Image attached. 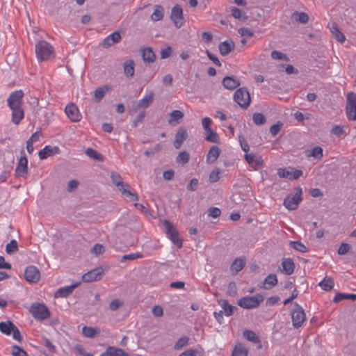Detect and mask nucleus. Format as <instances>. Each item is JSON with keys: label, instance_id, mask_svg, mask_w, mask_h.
Listing matches in <instances>:
<instances>
[{"label": "nucleus", "instance_id": "obj_12", "mask_svg": "<svg viewBox=\"0 0 356 356\" xmlns=\"http://www.w3.org/2000/svg\"><path fill=\"white\" fill-rule=\"evenodd\" d=\"M170 18L177 28H181L184 25L183 10L179 5L172 8Z\"/></svg>", "mask_w": 356, "mask_h": 356}, {"label": "nucleus", "instance_id": "obj_42", "mask_svg": "<svg viewBox=\"0 0 356 356\" xmlns=\"http://www.w3.org/2000/svg\"><path fill=\"white\" fill-rule=\"evenodd\" d=\"M13 327H15V325L10 321L0 322V331L6 335L11 334Z\"/></svg>", "mask_w": 356, "mask_h": 356}, {"label": "nucleus", "instance_id": "obj_7", "mask_svg": "<svg viewBox=\"0 0 356 356\" xmlns=\"http://www.w3.org/2000/svg\"><path fill=\"white\" fill-rule=\"evenodd\" d=\"M20 154L21 156L15 170V175L18 177H26L28 175V159L24 149L21 150Z\"/></svg>", "mask_w": 356, "mask_h": 356}, {"label": "nucleus", "instance_id": "obj_62", "mask_svg": "<svg viewBox=\"0 0 356 356\" xmlns=\"http://www.w3.org/2000/svg\"><path fill=\"white\" fill-rule=\"evenodd\" d=\"M220 213H221L220 209L217 207H211L209 209V216L212 218H218L220 216Z\"/></svg>", "mask_w": 356, "mask_h": 356}, {"label": "nucleus", "instance_id": "obj_35", "mask_svg": "<svg viewBox=\"0 0 356 356\" xmlns=\"http://www.w3.org/2000/svg\"><path fill=\"white\" fill-rule=\"evenodd\" d=\"M248 350L242 343H238L235 345L232 356H248Z\"/></svg>", "mask_w": 356, "mask_h": 356}, {"label": "nucleus", "instance_id": "obj_58", "mask_svg": "<svg viewBox=\"0 0 356 356\" xmlns=\"http://www.w3.org/2000/svg\"><path fill=\"white\" fill-rule=\"evenodd\" d=\"M123 303L118 299L113 300L109 304V309L111 311L118 310L121 306H122Z\"/></svg>", "mask_w": 356, "mask_h": 356}, {"label": "nucleus", "instance_id": "obj_1", "mask_svg": "<svg viewBox=\"0 0 356 356\" xmlns=\"http://www.w3.org/2000/svg\"><path fill=\"white\" fill-rule=\"evenodd\" d=\"M35 51L39 61H46L54 57V47L44 40H40L35 44Z\"/></svg>", "mask_w": 356, "mask_h": 356}, {"label": "nucleus", "instance_id": "obj_20", "mask_svg": "<svg viewBox=\"0 0 356 356\" xmlns=\"http://www.w3.org/2000/svg\"><path fill=\"white\" fill-rule=\"evenodd\" d=\"M245 159L248 163L254 169L261 167L262 165L261 158L254 154H245Z\"/></svg>", "mask_w": 356, "mask_h": 356}, {"label": "nucleus", "instance_id": "obj_19", "mask_svg": "<svg viewBox=\"0 0 356 356\" xmlns=\"http://www.w3.org/2000/svg\"><path fill=\"white\" fill-rule=\"evenodd\" d=\"M187 136L188 134L186 129L184 127L179 128L176 134L175 140L174 142L175 147L176 149H179L184 141L186 139Z\"/></svg>", "mask_w": 356, "mask_h": 356}, {"label": "nucleus", "instance_id": "obj_9", "mask_svg": "<svg viewBox=\"0 0 356 356\" xmlns=\"http://www.w3.org/2000/svg\"><path fill=\"white\" fill-rule=\"evenodd\" d=\"M346 113L350 120H356V94L350 92L347 96Z\"/></svg>", "mask_w": 356, "mask_h": 356}, {"label": "nucleus", "instance_id": "obj_46", "mask_svg": "<svg viewBox=\"0 0 356 356\" xmlns=\"http://www.w3.org/2000/svg\"><path fill=\"white\" fill-rule=\"evenodd\" d=\"M86 154L96 161H102V155L92 148H88L85 152Z\"/></svg>", "mask_w": 356, "mask_h": 356}, {"label": "nucleus", "instance_id": "obj_52", "mask_svg": "<svg viewBox=\"0 0 356 356\" xmlns=\"http://www.w3.org/2000/svg\"><path fill=\"white\" fill-rule=\"evenodd\" d=\"M290 246L300 252H307V248L300 241H290Z\"/></svg>", "mask_w": 356, "mask_h": 356}, {"label": "nucleus", "instance_id": "obj_61", "mask_svg": "<svg viewBox=\"0 0 356 356\" xmlns=\"http://www.w3.org/2000/svg\"><path fill=\"white\" fill-rule=\"evenodd\" d=\"M172 49L170 47H167L161 51V58L165 59L172 55Z\"/></svg>", "mask_w": 356, "mask_h": 356}, {"label": "nucleus", "instance_id": "obj_50", "mask_svg": "<svg viewBox=\"0 0 356 356\" xmlns=\"http://www.w3.org/2000/svg\"><path fill=\"white\" fill-rule=\"evenodd\" d=\"M189 159L190 155L188 152H181L178 154L177 161L180 164L184 165L188 162Z\"/></svg>", "mask_w": 356, "mask_h": 356}, {"label": "nucleus", "instance_id": "obj_41", "mask_svg": "<svg viewBox=\"0 0 356 356\" xmlns=\"http://www.w3.org/2000/svg\"><path fill=\"white\" fill-rule=\"evenodd\" d=\"M291 19L297 22L305 24L308 22L309 16L302 12H294L291 15Z\"/></svg>", "mask_w": 356, "mask_h": 356}, {"label": "nucleus", "instance_id": "obj_49", "mask_svg": "<svg viewBox=\"0 0 356 356\" xmlns=\"http://www.w3.org/2000/svg\"><path fill=\"white\" fill-rule=\"evenodd\" d=\"M189 338L188 337H182L178 339V341L175 343L174 348L175 350H180L183 347L186 346L188 344Z\"/></svg>", "mask_w": 356, "mask_h": 356}, {"label": "nucleus", "instance_id": "obj_31", "mask_svg": "<svg viewBox=\"0 0 356 356\" xmlns=\"http://www.w3.org/2000/svg\"><path fill=\"white\" fill-rule=\"evenodd\" d=\"M12 110L13 122L15 124H18L23 119L24 113L22 107H16L10 108Z\"/></svg>", "mask_w": 356, "mask_h": 356}, {"label": "nucleus", "instance_id": "obj_10", "mask_svg": "<svg viewBox=\"0 0 356 356\" xmlns=\"http://www.w3.org/2000/svg\"><path fill=\"white\" fill-rule=\"evenodd\" d=\"M277 175L281 178H286L289 180H296L302 175V171L289 167L278 169Z\"/></svg>", "mask_w": 356, "mask_h": 356}, {"label": "nucleus", "instance_id": "obj_27", "mask_svg": "<svg viewBox=\"0 0 356 356\" xmlns=\"http://www.w3.org/2000/svg\"><path fill=\"white\" fill-rule=\"evenodd\" d=\"M245 265V259L244 258H236L232 262L230 270L233 274L236 275L244 268Z\"/></svg>", "mask_w": 356, "mask_h": 356}, {"label": "nucleus", "instance_id": "obj_28", "mask_svg": "<svg viewBox=\"0 0 356 356\" xmlns=\"http://www.w3.org/2000/svg\"><path fill=\"white\" fill-rule=\"evenodd\" d=\"M135 63L133 60H126L123 64V70L124 75L128 78H131L134 75Z\"/></svg>", "mask_w": 356, "mask_h": 356}, {"label": "nucleus", "instance_id": "obj_18", "mask_svg": "<svg viewBox=\"0 0 356 356\" xmlns=\"http://www.w3.org/2000/svg\"><path fill=\"white\" fill-rule=\"evenodd\" d=\"M235 47L234 42L232 40H227L219 44L218 49L222 56H227L232 52Z\"/></svg>", "mask_w": 356, "mask_h": 356}, {"label": "nucleus", "instance_id": "obj_36", "mask_svg": "<svg viewBox=\"0 0 356 356\" xmlns=\"http://www.w3.org/2000/svg\"><path fill=\"white\" fill-rule=\"evenodd\" d=\"M142 57L145 62L153 63L155 60L156 56L150 47L144 48L142 50Z\"/></svg>", "mask_w": 356, "mask_h": 356}, {"label": "nucleus", "instance_id": "obj_17", "mask_svg": "<svg viewBox=\"0 0 356 356\" xmlns=\"http://www.w3.org/2000/svg\"><path fill=\"white\" fill-rule=\"evenodd\" d=\"M80 285V282H77L75 284H73L70 286H66L63 287H60L58 289L56 293L55 297L56 298H66L69 296L70 294L72 293L74 289L78 287Z\"/></svg>", "mask_w": 356, "mask_h": 356}, {"label": "nucleus", "instance_id": "obj_16", "mask_svg": "<svg viewBox=\"0 0 356 356\" xmlns=\"http://www.w3.org/2000/svg\"><path fill=\"white\" fill-rule=\"evenodd\" d=\"M121 40V35L118 31H115L113 33L108 35L104 39L102 42V47L104 48H108L114 44L120 42Z\"/></svg>", "mask_w": 356, "mask_h": 356}, {"label": "nucleus", "instance_id": "obj_37", "mask_svg": "<svg viewBox=\"0 0 356 356\" xmlns=\"http://www.w3.org/2000/svg\"><path fill=\"white\" fill-rule=\"evenodd\" d=\"M243 336L248 341H251L254 343H260L261 339L253 331L250 330H245L243 332Z\"/></svg>", "mask_w": 356, "mask_h": 356}, {"label": "nucleus", "instance_id": "obj_63", "mask_svg": "<svg viewBox=\"0 0 356 356\" xmlns=\"http://www.w3.org/2000/svg\"><path fill=\"white\" fill-rule=\"evenodd\" d=\"M91 252L97 255L101 254L104 252V247L101 244L97 243L93 246Z\"/></svg>", "mask_w": 356, "mask_h": 356}, {"label": "nucleus", "instance_id": "obj_54", "mask_svg": "<svg viewBox=\"0 0 356 356\" xmlns=\"http://www.w3.org/2000/svg\"><path fill=\"white\" fill-rule=\"evenodd\" d=\"M106 90L103 88H98L94 92V99L95 102H99L104 97Z\"/></svg>", "mask_w": 356, "mask_h": 356}, {"label": "nucleus", "instance_id": "obj_4", "mask_svg": "<svg viewBox=\"0 0 356 356\" xmlns=\"http://www.w3.org/2000/svg\"><path fill=\"white\" fill-rule=\"evenodd\" d=\"M264 298L261 295L257 294L254 296H245L240 298L237 304L243 309H249L257 308L262 302Z\"/></svg>", "mask_w": 356, "mask_h": 356}, {"label": "nucleus", "instance_id": "obj_44", "mask_svg": "<svg viewBox=\"0 0 356 356\" xmlns=\"http://www.w3.org/2000/svg\"><path fill=\"white\" fill-rule=\"evenodd\" d=\"M205 139L211 143H218L219 137L216 131L209 129L205 131Z\"/></svg>", "mask_w": 356, "mask_h": 356}, {"label": "nucleus", "instance_id": "obj_53", "mask_svg": "<svg viewBox=\"0 0 356 356\" xmlns=\"http://www.w3.org/2000/svg\"><path fill=\"white\" fill-rule=\"evenodd\" d=\"M271 57L275 60H289V57L286 54L275 50L271 52Z\"/></svg>", "mask_w": 356, "mask_h": 356}, {"label": "nucleus", "instance_id": "obj_14", "mask_svg": "<svg viewBox=\"0 0 356 356\" xmlns=\"http://www.w3.org/2000/svg\"><path fill=\"white\" fill-rule=\"evenodd\" d=\"M65 112L72 122H79L81 119V115L74 104H67L65 106Z\"/></svg>", "mask_w": 356, "mask_h": 356}, {"label": "nucleus", "instance_id": "obj_40", "mask_svg": "<svg viewBox=\"0 0 356 356\" xmlns=\"http://www.w3.org/2000/svg\"><path fill=\"white\" fill-rule=\"evenodd\" d=\"M164 10L163 8L160 5H156L154 7V10L151 15L152 20L157 22L161 20L163 17Z\"/></svg>", "mask_w": 356, "mask_h": 356}, {"label": "nucleus", "instance_id": "obj_22", "mask_svg": "<svg viewBox=\"0 0 356 356\" xmlns=\"http://www.w3.org/2000/svg\"><path fill=\"white\" fill-rule=\"evenodd\" d=\"M183 118L184 113L182 111L179 110H175L170 113L168 122L170 125L175 126L181 122Z\"/></svg>", "mask_w": 356, "mask_h": 356}, {"label": "nucleus", "instance_id": "obj_33", "mask_svg": "<svg viewBox=\"0 0 356 356\" xmlns=\"http://www.w3.org/2000/svg\"><path fill=\"white\" fill-rule=\"evenodd\" d=\"M330 32L332 36L339 42H343L346 40L344 35L340 31L335 23L330 25Z\"/></svg>", "mask_w": 356, "mask_h": 356}, {"label": "nucleus", "instance_id": "obj_30", "mask_svg": "<svg viewBox=\"0 0 356 356\" xmlns=\"http://www.w3.org/2000/svg\"><path fill=\"white\" fill-rule=\"evenodd\" d=\"M220 154V149L217 146H213L207 156V162L208 163H213L219 157Z\"/></svg>", "mask_w": 356, "mask_h": 356}, {"label": "nucleus", "instance_id": "obj_47", "mask_svg": "<svg viewBox=\"0 0 356 356\" xmlns=\"http://www.w3.org/2000/svg\"><path fill=\"white\" fill-rule=\"evenodd\" d=\"M252 120L254 123L258 126L263 125L264 124L266 123V121L265 116L260 113H254L252 116Z\"/></svg>", "mask_w": 356, "mask_h": 356}, {"label": "nucleus", "instance_id": "obj_6", "mask_svg": "<svg viewBox=\"0 0 356 356\" xmlns=\"http://www.w3.org/2000/svg\"><path fill=\"white\" fill-rule=\"evenodd\" d=\"M30 312L33 316L38 321L47 319L51 314L46 305L40 303H33L30 307Z\"/></svg>", "mask_w": 356, "mask_h": 356}, {"label": "nucleus", "instance_id": "obj_8", "mask_svg": "<svg viewBox=\"0 0 356 356\" xmlns=\"http://www.w3.org/2000/svg\"><path fill=\"white\" fill-rule=\"evenodd\" d=\"M302 188H297L293 196H287L284 200V205L289 210L296 209L301 201Z\"/></svg>", "mask_w": 356, "mask_h": 356}, {"label": "nucleus", "instance_id": "obj_24", "mask_svg": "<svg viewBox=\"0 0 356 356\" xmlns=\"http://www.w3.org/2000/svg\"><path fill=\"white\" fill-rule=\"evenodd\" d=\"M295 268L293 260L290 258H284L282 261V272L286 275H291Z\"/></svg>", "mask_w": 356, "mask_h": 356}, {"label": "nucleus", "instance_id": "obj_25", "mask_svg": "<svg viewBox=\"0 0 356 356\" xmlns=\"http://www.w3.org/2000/svg\"><path fill=\"white\" fill-rule=\"evenodd\" d=\"M99 356H129V355L120 348H117L113 346H109Z\"/></svg>", "mask_w": 356, "mask_h": 356}, {"label": "nucleus", "instance_id": "obj_60", "mask_svg": "<svg viewBox=\"0 0 356 356\" xmlns=\"http://www.w3.org/2000/svg\"><path fill=\"white\" fill-rule=\"evenodd\" d=\"M13 356H28L27 353L17 346H14L13 348Z\"/></svg>", "mask_w": 356, "mask_h": 356}, {"label": "nucleus", "instance_id": "obj_45", "mask_svg": "<svg viewBox=\"0 0 356 356\" xmlns=\"http://www.w3.org/2000/svg\"><path fill=\"white\" fill-rule=\"evenodd\" d=\"M18 251V244L16 240L13 239L6 246V252L8 254H12Z\"/></svg>", "mask_w": 356, "mask_h": 356}, {"label": "nucleus", "instance_id": "obj_48", "mask_svg": "<svg viewBox=\"0 0 356 356\" xmlns=\"http://www.w3.org/2000/svg\"><path fill=\"white\" fill-rule=\"evenodd\" d=\"M82 331H83V334L86 337H90V338L95 337L98 334V331L97 330V329L92 327L84 326L83 327Z\"/></svg>", "mask_w": 356, "mask_h": 356}, {"label": "nucleus", "instance_id": "obj_21", "mask_svg": "<svg viewBox=\"0 0 356 356\" xmlns=\"http://www.w3.org/2000/svg\"><path fill=\"white\" fill-rule=\"evenodd\" d=\"M223 86L228 90H233L238 87L240 81L233 76H225L222 81Z\"/></svg>", "mask_w": 356, "mask_h": 356}, {"label": "nucleus", "instance_id": "obj_13", "mask_svg": "<svg viewBox=\"0 0 356 356\" xmlns=\"http://www.w3.org/2000/svg\"><path fill=\"white\" fill-rule=\"evenodd\" d=\"M104 273L102 268H97L85 273L82 276V280L84 282H92L100 280Z\"/></svg>", "mask_w": 356, "mask_h": 356}, {"label": "nucleus", "instance_id": "obj_23", "mask_svg": "<svg viewBox=\"0 0 356 356\" xmlns=\"http://www.w3.org/2000/svg\"><path fill=\"white\" fill-rule=\"evenodd\" d=\"M59 151V148L58 147H51L49 145H46L43 149H42L38 152V156L41 160L47 159L48 156H52Z\"/></svg>", "mask_w": 356, "mask_h": 356}, {"label": "nucleus", "instance_id": "obj_38", "mask_svg": "<svg viewBox=\"0 0 356 356\" xmlns=\"http://www.w3.org/2000/svg\"><path fill=\"white\" fill-rule=\"evenodd\" d=\"M154 100V92H151L149 94L146 95L138 102V108H147Z\"/></svg>", "mask_w": 356, "mask_h": 356}, {"label": "nucleus", "instance_id": "obj_5", "mask_svg": "<svg viewBox=\"0 0 356 356\" xmlns=\"http://www.w3.org/2000/svg\"><path fill=\"white\" fill-rule=\"evenodd\" d=\"M234 100L243 108H248L251 103L248 90L245 88H240L234 94Z\"/></svg>", "mask_w": 356, "mask_h": 356}, {"label": "nucleus", "instance_id": "obj_56", "mask_svg": "<svg viewBox=\"0 0 356 356\" xmlns=\"http://www.w3.org/2000/svg\"><path fill=\"white\" fill-rule=\"evenodd\" d=\"M323 149L319 146L313 147V159L318 160L321 159L323 156Z\"/></svg>", "mask_w": 356, "mask_h": 356}, {"label": "nucleus", "instance_id": "obj_59", "mask_svg": "<svg viewBox=\"0 0 356 356\" xmlns=\"http://www.w3.org/2000/svg\"><path fill=\"white\" fill-rule=\"evenodd\" d=\"M199 184L198 179L196 178L192 179L187 186V189L190 191H195L197 190Z\"/></svg>", "mask_w": 356, "mask_h": 356}, {"label": "nucleus", "instance_id": "obj_55", "mask_svg": "<svg viewBox=\"0 0 356 356\" xmlns=\"http://www.w3.org/2000/svg\"><path fill=\"white\" fill-rule=\"evenodd\" d=\"M282 123L280 122H278L277 123L272 125L270 127V133L273 136H275L281 130L282 127Z\"/></svg>", "mask_w": 356, "mask_h": 356}, {"label": "nucleus", "instance_id": "obj_57", "mask_svg": "<svg viewBox=\"0 0 356 356\" xmlns=\"http://www.w3.org/2000/svg\"><path fill=\"white\" fill-rule=\"evenodd\" d=\"M350 249V245L348 243H342L339 249H338V254L340 255H343L346 254Z\"/></svg>", "mask_w": 356, "mask_h": 356}, {"label": "nucleus", "instance_id": "obj_15", "mask_svg": "<svg viewBox=\"0 0 356 356\" xmlns=\"http://www.w3.org/2000/svg\"><path fill=\"white\" fill-rule=\"evenodd\" d=\"M40 271L33 266H28L24 273L25 279L32 283L37 282L40 279Z\"/></svg>", "mask_w": 356, "mask_h": 356}, {"label": "nucleus", "instance_id": "obj_43", "mask_svg": "<svg viewBox=\"0 0 356 356\" xmlns=\"http://www.w3.org/2000/svg\"><path fill=\"white\" fill-rule=\"evenodd\" d=\"M352 300L353 301L356 300V294H347V293H338L335 295L333 301L336 303L343 300Z\"/></svg>", "mask_w": 356, "mask_h": 356}, {"label": "nucleus", "instance_id": "obj_3", "mask_svg": "<svg viewBox=\"0 0 356 356\" xmlns=\"http://www.w3.org/2000/svg\"><path fill=\"white\" fill-rule=\"evenodd\" d=\"M163 225L167 236L177 248H181L183 245V241L180 238L179 233L173 225L168 220H164Z\"/></svg>", "mask_w": 356, "mask_h": 356}, {"label": "nucleus", "instance_id": "obj_29", "mask_svg": "<svg viewBox=\"0 0 356 356\" xmlns=\"http://www.w3.org/2000/svg\"><path fill=\"white\" fill-rule=\"evenodd\" d=\"M218 305L222 307L223 313L227 316H230L234 313V307L231 305L225 299H220L218 300Z\"/></svg>", "mask_w": 356, "mask_h": 356}, {"label": "nucleus", "instance_id": "obj_32", "mask_svg": "<svg viewBox=\"0 0 356 356\" xmlns=\"http://www.w3.org/2000/svg\"><path fill=\"white\" fill-rule=\"evenodd\" d=\"M277 284V278L275 274H270L263 282L262 288L270 289Z\"/></svg>", "mask_w": 356, "mask_h": 356}, {"label": "nucleus", "instance_id": "obj_51", "mask_svg": "<svg viewBox=\"0 0 356 356\" xmlns=\"http://www.w3.org/2000/svg\"><path fill=\"white\" fill-rule=\"evenodd\" d=\"M143 255L141 253H139V252L131 253V254H129L123 255L121 257L120 261L122 262H124V261H126L127 260L132 261V260H134V259H138V258H143Z\"/></svg>", "mask_w": 356, "mask_h": 356}, {"label": "nucleus", "instance_id": "obj_2", "mask_svg": "<svg viewBox=\"0 0 356 356\" xmlns=\"http://www.w3.org/2000/svg\"><path fill=\"white\" fill-rule=\"evenodd\" d=\"M290 307L293 325L294 327L298 328L302 326V323L306 320L305 312L303 309L296 302L291 303Z\"/></svg>", "mask_w": 356, "mask_h": 356}, {"label": "nucleus", "instance_id": "obj_34", "mask_svg": "<svg viewBox=\"0 0 356 356\" xmlns=\"http://www.w3.org/2000/svg\"><path fill=\"white\" fill-rule=\"evenodd\" d=\"M318 286L323 290L325 291H330L333 289L334 286V282L332 277H326L318 283Z\"/></svg>", "mask_w": 356, "mask_h": 356}, {"label": "nucleus", "instance_id": "obj_26", "mask_svg": "<svg viewBox=\"0 0 356 356\" xmlns=\"http://www.w3.org/2000/svg\"><path fill=\"white\" fill-rule=\"evenodd\" d=\"M120 191L128 201L134 202L138 200V195L130 190L129 184H127L124 187L120 188Z\"/></svg>", "mask_w": 356, "mask_h": 356}, {"label": "nucleus", "instance_id": "obj_39", "mask_svg": "<svg viewBox=\"0 0 356 356\" xmlns=\"http://www.w3.org/2000/svg\"><path fill=\"white\" fill-rule=\"evenodd\" d=\"M111 179L113 184L118 187L119 191L127 184L123 182L122 177L118 172H112Z\"/></svg>", "mask_w": 356, "mask_h": 356}, {"label": "nucleus", "instance_id": "obj_11", "mask_svg": "<svg viewBox=\"0 0 356 356\" xmlns=\"http://www.w3.org/2000/svg\"><path fill=\"white\" fill-rule=\"evenodd\" d=\"M24 92L22 90H15L10 95L7 99L10 108L21 107L23 103Z\"/></svg>", "mask_w": 356, "mask_h": 356}, {"label": "nucleus", "instance_id": "obj_64", "mask_svg": "<svg viewBox=\"0 0 356 356\" xmlns=\"http://www.w3.org/2000/svg\"><path fill=\"white\" fill-rule=\"evenodd\" d=\"M211 122H212V120L209 117H205L202 119V124L203 129H204V131L211 129L210 128V125H211Z\"/></svg>", "mask_w": 356, "mask_h": 356}]
</instances>
